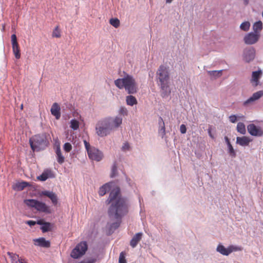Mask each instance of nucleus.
<instances>
[{
    "mask_svg": "<svg viewBox=\"0 0 263 263\" xmlns=\"http://www.w3.org/2000/svg\"><path fill=\"white\" fill-rule=\"evenodd\" d=\"M143 234L141 232L136 233L130 241V245L132 248H135L139 242L141 240Z\"/></svg>",
    "mask_w": 263,
    "mask_h": 263,
    "instance_id": "aec40b11",
    "label": "nucleus"
},
{
    "mask_svg": "<svg viewBox=\"0 0 263 263\" xmlns=\"http://www.w3.org/2000/svg\"><path fill=\"white\" fill-rule=\"evenodd\" d=\"M19 263H27L26 261H24V259H21Z\"/></svg>",
    "mask_w": 263,
    "mask_h": 263,
    "instance_id": "8fccbe9b",
    "label": "nucleus"
},
{
    "mask_svg": "<svg viewBox=\"0 0 263 263\" xmlns=\"http://www.w3.org/2000/svg\"><path fill=\"white\" fill-rule=\"evenodd\" d=\"M160 122H162V128H161V129L163 130V132L164 133H165V127H164V123L163 121V119L161 117H160ZM160 124V123H159Z\"/></svg>",
    "mask_w": 263,
    "mask_h": 263,
    "instance_id": "49530a36",
    "label": "nucleus"
},
{
    "mask_svg": "<svg viewBox=\"0 0 263 263\" xmlns=\"http://www.w3.org/2000/svg\"><path fill=\"white\" fill-rule=\"evenodd\" d=\"M237 131L241 134L245 135L246 133V127L244 123L238 122L237 125Z\"/></svg>",
    "mask_w": 263,
    "mask_h": 263,
    "instance_id": "c756f323",
    "label": "nucleus"
},
{
    "mask_svg": "<svg viewBox=\"0 0 263 263\" xmlns=\"http://www.w3.org/2000/svg\"><path fill=\"white\" fill-rule=\"evenodd\" d=\"M60 107L57 103H54L51 108V114L54 116L56 119L58 120L61 117Z\"/></svg>",
    "mask_w": 263,
    "mask_h": 263,
    "instance_id": "f3484780",
    "label": "nucleus"
},
{
    "mask_svg": "<svg viewBox=\"0 0 263 263\" xmlns=\"http://www.w3.org/2000/svg\"><path fill=\"white\" fill-rule=\"evenodd\" d=\"M107 118H109L111 120V130L118 127L122 124V119L120 117H116L115 119L111 117H108Z\"/></svg>",
    "mask_w": 263,
    "mask_h": 263,
    "instance_id": "b1692460",
    "label": "nucleus"
},
{
    "mask_svg": "<svg viewBox=\"0 0 263 263\" xmlns=\"http://www.w3.org/2000/svg\"><path fill=\"white\" fill-rule=\"evenodd\" d=\"M29 144L33 151L44 149L48 144L46 134L43 133L34 135L29 139Z\"/></svg>",
    "mask_w": 263,
    "mask_h": 263,
    "instance_id": "7ed1b4c3",
    "label": "nucleus"
},
{
    "mask_svg": "<svg viewBox=\"0 0 263 263\" xmlns=\"http://www.w3.org/2000/svg\"><path fill=\"white\" fill-rule=\"evenodd\" d=\"M113 183L112 182L107 183L100 187L99 194L101 196H104L107 192L109 191L111 188Z\"/></svg>",
    "mask_w": 263,
    "mask_h": 263,
    "instance_id": "412c9836",
    "label": "nucleus"
},
{
    "mask_svg": "<svg viewBox=\"0 0 263 263\" xmlns=\"http://www.w3.org/2000/svg\"><path fill=\"white\" fill-rule=\"evenodd\" d=\"M23 108V104H22L21 106V108L22 109Z\"/></svg>",
    "mask_w": 263,
    "mask_h": 263,
    "instance_id": "864d4df0",
    "label": "nucleus"
},
{
    "mask_svg": "<svg viewBox=\"0 0 263 263\" xmlns=\"http://www.w3.org/2000/svg\"><path fill=\"white\" fill-rule=\"evenodd\" d=\"M7 254L11 258V263H19L22 259L19 257L18 255L16 254L9 252H8Z\"/></svg>",
    "mask_w": 263,
    "mask_h": 263,
    "instance_id": "a878e982",
    "label": "nucleus"
},
{
    "mask_svg": "<svg viewBox=\"0 0 263 263\" xmlns=\"http://www.w3.org/2000/svg\"><path fill=\"white\" fill-rule=\"evenodd\" d=\"M88 155L90 159L96 161H100L103 157V153L94 147L88 151Z\"/></svg>",
    "mask_w": 263,
    "mask_h": 263,
    "instance_id": "9d476101",
    "label": "nucleus"
},
{
    "mask_svg": "<svg viewBox=\"0 0 263 263\" xmlns=\"http://www.w3.org/2000/svg\"><path fill=\"white\" fill-rule=\"evenodd\" d=\"M252 140L247 136L238 137L236 138V143L242 146H248Z\"/></svg>",
    "mask_w": 263,
    "mask_h": 263,
    "instance_id": "a211bd4d",
    "label": "nucleus"
},
{
    "mask_svg": "<svg viewBox=\"0 0 263 263\" xmlns=\"http://www.w3.org/2000/svg\"><path fill=\"white\" fill-rule=\"evenodd\" d=\"M54 175L52 171L50 169H46L42 173V174L37 177L39 180L44 181L49 178H54Z\"/></svg>",
    "mask_w": 263,
    "mask_h": 263,
    "instance_id": "2eb2a0df",
    "label": "nucleus"
},
{
    "mask_svg": "<svg viewBox=\"0 0 263 263\" xmlns=\"http://www.w3.org/2000/svg\"><path fill=\"white\" fill-rule=\"evenodd\" d=\"M261 74L262 71L261 70L253 72L251 80V82L253 86H257L259 84V79Z\"/></svg>",
    "mask_w": 263,
    "mask_h": 263,
    "instance_id": "dca6fc26",
    "label": "nucleus"
},
{
    "mask_svg": "<svg viewBox=\"0 0 263 263\" xmlns=\"http://www.w3.org/2000/svg\"><path fill=\"white\" fill-rule=\"evenodd\" d=\"M263 96V90H259L254 93L252 96L245 101L243 105L245 106H248L250 104H252L255 101L259 99L261 97Z\"/></svg>",
    "mask_w": 263,
    "mask_h": 263,
    "instance_id": "ddd939ff",
    "label": "nucleus"
},
{
    "mask_svg": "<svg viewBox=\"0 0 263 263\" xmlns=\"http://www.w3.org/2000/svg\"><path fill=\"white\" fill-rule=\"evenodd\" d=\"M260 35L259 33L257 34L254 32H250L245 36L243 41L247 45L254 44L259 40Z\"/></svg>",
    "mask_w": 263,
    "mask_h": 263,
    "instance_id": "1a4fd4ad",
    "label": "nucleus"
},
{
    "mask_svg": "<svg viewBox=\"0 0 263 263\" xmlns=\"http://www.w3.org/2000/svg\"><path fill=\"white\" fill-rule=\"evenodd\" d=\"M63 148L66 152L68 153L72 149V146L70 143L67 142L64 144Z\"/></svg>",
    "mask_w": 263,
    "mask_h": 263,
    "instance_id": "e433bc0d",
    "label": "nucleus"
},
{
    "mask_svg": "<svg viewBox=\"0 0 263 263\" xmlns=\"http://www.w3.org/2000/svg\"><path fill=\"white\" fill-rule=\"evenodd\" d=\"M51 224L49 222H45V223L43 224V226L41 227V230L43 232H46L51 231Z\"/></svg>",
    "mask_w": 263,
    "mask_h": 263,
    "instance_id": "2f4dec72",
    "label": "nucleus"
},
{
    "mask_svg": "<svg viewBox=\"0 0 263 263\" xmlns=\"http://www.w3.org/2000/svg\"><path fill=\"white\" fill-rule=\"evenodd\" d=\"M33 243L35 246L48 248L50 247V242L49 240H46L44 237H40L33 239Z\"/></svg>",
    "mask_w": 263,
    "mask_h": 263,
    "instance_id": "4468645a",
    "label": "nucleus"
},
{
    "mask_svg": "<svg viewBox=\"0 0 263 263\" xmlns=\"http://www.w3.org/2000/svg\"><path fill=\"white\" fill-rule=\"evenodd\" d=\"M119 263H127L125 259V253L124 252H121L120 254L119 258Z\"/></svg>",
    "mask_w": 263,
    "mask_h": 263,
    "instance_id": "c9c22d12",
    "label": "nucleus"
},
{
    "mask_svg": "<svg viewBox=\"0 0 263 263\" xmlns=\"http://www.w3.org/2000/svg\"><path fill=\"white\" fill-rule=\"evenodd\" d=\"M226 140L227 141V143H228V141H229V140L228 138L226 137Z\"/></svg>",
    "mask_w": 263,
    "mask_h": 263,
    "instance_id": "603ef678",
    "label": "nucleus"
},
{
    "mask_svg": "<svg viewBox=\"0 0 263 263\" xmlns=\"http://www.w3.org/2000/svg\"><path fill=\"white\" fill-rule=\"evenodd\" d=\"M180 131L181 134H185L186 132V126L184 124H181L180 127Z\"/></svg>",
    "mask_w": 263,
    "mask_h": 263,
    "instance_id": "79ce46f5",
    "label": "nucleus"
},
{
    "mask_svg": "<svg viewBox=\"0 0 263 263\" xmlns=\"http://www.w3.org/2000/svg\"><path fill=\"white\" fill-rule=\"evenodd\" d=\"M242 248L240 247L234 246H230L227 248H226L223 246L221 245H219L216 249L217 252H219L220 254L228 256L230 253L234 251H241Z\"/></svg>",
    "mask_w": 263,
    "mask_h": 263,
    "instance_id": "6e6552de",
    "label": "nucleus"
},
{
    "mask_svg": "<svg viewBox=\"0 0 263 263\" xmlns=\"http://www.w3.org/2000/svg\"><path fill=\"white\" fill-rule=\"evenodd\" d=\"M42 195L49 198L54 205L57 204L58 200V197L54 193L48 191H45L42 192Z\"/></svg>",
    "mask_w": 263,
    "mask_h": 263,
    "instance_id": "6ab92c4d",
    "label": "nucleus"
},
{
    "mask_svg": "<svg viewBox=\"0 0 263 263\" xmlns=\"http://www.w3.org/2000/svg\"><path fill=\"white\" fill-rule=\"evenodd\" d=\"M110 24L115 28L120 26V21L117 18H112L109 20Z\"/></svg>",
    "mask_w": 263,
    "mask_h": 263,
    "instance_id": "72a5a7b5",
    "label": "nucleus"
},
{
    "mask_svg": "<svg viewBox=\"0 0 263 263\" xmlns=\"http://www.w3.org/2000/svg\"><path fill=\"white\" fill-rule=\"evenodd\" d=\"M11 42L13 52L16 59H19L21 57L20 50L15 34L11 35Z\"/></svg>",
    "mask_w": 263,
    "mask_h": 263,
    "instance_id": "f8f14e48",
    "label": "nucleus"
},
{
    "mask_svg": "<svg viewBox=\"0 0 263 263\" xmlns=\"http://www.w3.org/2000/svg\"><path fill=\"white\" fill-rule=\"evenodd\" d=\"M255 51L253 48H250L245 52V59L247 62L252 60L255 57Z\"/></svg>",
    "mask_w": 263,
    "mask_h": 263,
    "instance_id": "5701e85b",
    "label": "nucleus"
},
{
    "mask_svg": "<svg viewBox=\"0 0 263 263\" xmlns=\"http://www.w3.org/2000/svg\"><path fill=\"white\" fill-rule=\"evenodd\" d=\"M157 77L160 83L161 89L167 91L168 90V82L170 78L168 68L163 65L160 66L157 72Z\"/></svg>",
    "mask_w": 263,
    "mask_h": 263,
    "instance_id": "39448f33",
    "label": "nucleus"
},
{
    "mask_svg": "<svg viewBox=\"0 0 263 263\" xmlns=\"http://www.w3.org/2000/svg\"><path fill=\"white\" fill-rule=\"evenodd\" d=\"M70 127L73 129V130H77L79 127V122L75 120L72 119L70 121Z\"/></svg>",
    "mask_w": 263,
    "mask_h": 263,
    "instance_id": "473e14b6",
    "label": "nucleus"
},
{
    "mask_svg": "<svg viewBox=\"0 0 263 263\" xmlns=\"http://www.w3.org/2000/svg\"><path fill=\"white\" fill-rule=\"evenodd\" d=\"M111 120L104 118L99 121L96 126V133L99 136L104 137L108 135L111 130Z\"/></svg>",
    "mask_w": 263,
    "mask_h": 263,
    "instance_id": "20e7f679",
    "label": "nucleus"
},
{
    "mask_svg": "<svg viewBox=\"0 0 263 263\" xmlns=\"http://www.w3.org/2000/svg\"><path fill=\"white\" fill-rule=\"evenodd\" d=\"M52 36L53 37L60 38L61 36V30L59 26H57L53 30Z\"/></svg>",
    "mask_w": 263,
    "mask_h": 263,
    "instance_id": "7c9ffc66",
    "label": "nucleus"
},
{
    "mask_svg": "<svg viewBox=\"0 0 263 263\" xmlns=\"http://www.w3.org/2000/svg\"><path fill=\"white\" fill-rule=\"evenodd\" d=\"M84 143L85 148L86 149L87 152V154H88V151L89 149H91V148H92L93 147H91L89 143L87 141H86V140L84 141Z\"/></svg>",
    "mask_w": 263,
    "mask_h": 263,
    "instance_id": "a19ab883",
    "label": "nucleus"
},
{
    "mask_svg": "<svg viewBox=\"0 0 263 263\" xmlns=\"http://www.w3.org/2000/svg\"><path fill=\"white\" fill-rule=\"evenodd\" d=\"M26 223L31 227L34 226L36 224V222L33 220H28L26 221Z\"/></svg>",
    "mask_w": 263,
    "mask_h": 263,
    "instance_id": "a18cd8bd",
    "label": "nucleus"
},
{
    "mask_svg": "<svg viewBox=\"0 0 263 263\" xmlns=\"http://www.w3.org/2000/svg\"><path fill=\"white\" fill-rule=\"evenodd\" d=\"M45 222H43V220H38L36 223L38 224H40V225H42L43 226V224L45 223Z\"/></svg>",
    "mask_w": 263,
    "mask_h": 263,
    "instance_id": "de8ad7c7",
    "label": "nucleus"
},
{
    "mask_svg": "<svg viewBox=\"0 0 263 263\" xmlns=\"http://www.w3.org/2000/svg\"><path fill=\"white\" fill-rule=\"evenodd\" d=\"M119 113L123 116H127V110L126 108L121 107L119 110Z\"/></svg>",
    "mask_w": 263,
    "mask_h": 263,
    "instance_id": "ea45409f",
    "label": "nucleus"
},
{
    "mask_svg": "<svg viewBox=\"0 0 263 263\" xmlns=\"http://www.w3.org/2000/svg\"><path fill=\"white\" fill-rule=\"evenodd\" d=\"M228 147H229V153L233 157H235L236 154L234 151V149H233V147L232 145L231 144L230 141H228Z\"/></svg>",
    "mask_w": 263,
    "mask_h": 263,
    "instance_id": "4c0bfd02",
    "label": "nucleus"
},
{
    "mask_svg": "<svg viewBox=\"0 0 263 263\" xmlns=\"http://www.w3.org/2000/svg\"><path fill=\"white\" fill-rule=\"evenodd\" d=\"M115 85L119 89L124 88L129 94L137 92V87L135 79L132 76L127 74L123 78L115 81Z\"/></svg>",
    "mask_w": 263,
    "mask_h": 263,
    "instance_id": "f03ea898",
    "label": "nucleus"
},
{
    "mask_svg": "<svg viewBox=\"0 0 263 263\" xmlns=\"http://www.w3.org/2000/svg\"><path fill=\"white\" fill-rule=\"evenodd\" d=\"M29 186V183L25 181H23L21 182H18L16 183L15 186L14 188L15 190L17 191H22L23 190L25 187Z\"/></svg>",
    "mask_w": 263,
    "mask_h": 263,
    "instance_id": "cd10ccee",
    "label": "nucleus"
},
{
    "mask_svg": "<svg viewBox=\"0 0 263 263\" xmlns=\"http://www.w3.org/2000/svg\"><path fill=\"white\" fill-rule=\"evenodd\" d=\"M209 132V134L211 138H213V136H212V133H211V130H209V132Z\"/></svg>",
    "mask_w": 263,
    "mask_h": 263,
    "instance_id": "09e8293b",
    "label": "nucleus"
},
{
    "mask_svg": "<svg viewBox=\"0 0 263 263\" xmlns=\"http://www.w3.org/2000/svg\"><path fill=\"white\" fill-rule=\"evenodd\" d=\"M56 157L58 162L60 164H63L65 161V157L61 152L60 144L57 145L55 149Z\"/></svg>",
    "mask_w": 263,
    "mask_h": 263,
    "instance_id": "4be33fe9",
    "label": "nucleus"
},
{
    "mask_svg": "<svg viewBox=\"0 0 263 263\" xmlns=\"http://www.w3.org/2000/svg\"><path fill=\"white\" fill-rule=\"evenodd\" d=\"M122 149L123 151H126L129 149V145L128 143H125L122 147Z\"/></svg>",
    "mask_w": 263,
    "mask_h": 263,
    "instance_id": "c03bdc74",
    "label": "nucleus"
},
{
    "mask_svg": "<svg viewBox=\"0 0 263 263\" xmlns=\"http://www.w3.org/2000/svg\"><path fill=\"white\" fill-rule=\"evenodd\" d=\"M229 120L232 123H235L237 121V117L235 115H231L229 117Z\"/></svg>",
    "mask_w": 263,
    "mask_h": 263,
    "instance_id": "37998d69",
    "label": "nucleus"
},
{
    "mask_svg": "<svg viewBox=\"0 0 263 263\" xmlns=\"http://www.w3.org/2000/svg\"><path fill=\"white\" fill-rule=\"evenodd\" d=\"M250 27V23L249 22H243L240 26V29L245 31H248Z\"/></svg>",
    "mask_w": 263,
    "mask_h": 263,
    "instance_id": "f704fd0d",
    "label": "nucleus"
},
{
    "mask_svg": "<svg viewBox=\"0 0 263 263\" xmlns=\"http://www.w3.org/2000/svg\"><path fill=\"white\" fill-rule=\"evenodd\" d=\"M167 3H171L173 0H165Z\"/></svg>",
    "mask_w": 263,
    "mask_h": 263,
    "instance_id": "3c124183",
    "label": "nucleus"
},
{
    "mask_svg": "<svg viewBox=\"0 0 263 263\" xmlns=\"http://www.w3.org/2000/svg\"><path fill=\"white\" fill-rule=\"evenodd\" d=\"M126 101L127 105L133 106L137 104V101L136 98L133 96H128L126 97Z\"/></svg>",
    "mask_w": 263,
    "mask_h": 263,
    "instance_id": "c85d7f7f",
    "label": "nucleus"
},
{
    "mask_svg": "<svg viewBox=\"0 0 263 263\" xmlns=\"http://www.w3.org/2000/svg\"><path fill=\"white\" fill-rule=\"evenodd\" d=\"M107 204H110L108 210L109 218L116 221L110 227L111 230L118 228L121 223V218L128 212V204L127 200L121 197L120 190L118 187L114 188L110 192L109 197L106 200Z\"/></svg>",
    "mask_w": 263,
    "mask_h": 263,
    "instance_id": "f257e3e1",
    "label": "nucleus"
},
{
    "mask_svg": "<svg viewBox=\"0 0 263 263\" xmlns=\"http://www.w3.org/2000/svg\"><path fill=\"white\" fill-rule=\"evenodd\" d=\"M24 203L28 206L34 208L40 212L50 213L49 207L45 203L35 199H26Z\"/></svg>",
    "mask_w": 263,
    "mask_h": 263,
    "instance_id": "423d86ee",
    "label": "nucleus"
},
{
    "mask_svg": "<svg viewBox=\"0 0 263 263\" xmlns=\"http://www.w3.org/2000/svg\"><path fill=\"white\" fill-rule=\"evenodd\" d=\"M222 71V70L208 71V73L212 78L216 79L221 76Z\"/></svg>",
    "mask_w": 263,
    "mask_h": 263,
    "instance_id": "bb28decb",
    "label": "nucleus"
},
{
    "mask_svg": "<svg viewBox=\"0 0 263 263\" xmlns=\"http://www.w3.org/2000/svg\"><path fill=\"white\" fill-rule=\"evenodd\" d=\"M117 171V167L116 164H114L112 166V170H111V173L110 175L111 177H114L116 176V173Z\"/></svg>",
    "mask_w": 263,
    "mask_h": 263,
    "instance_id": "58836bf2",
    "label": "nucleus"
},
{
    "mask_svg": "<svg viewBox=\"0 0 263 263\" xmlns=\"http://www.w3.org/2000/svg\"><path fill=\"white\" fill-rule=\"evenodd\" d=\"M262 29V23L261 21H258L255 22L253 26V29L254 33H259Z\"/></svg>",
    "mask_w": 263,
    "mask_h": 263,
    "instance_id": "393cba45",
    "label": "nucleus"
},
{
    "mask_svg": "<svg viewBox=\"0 0 263 263\" xmlns=\"http://www.w3.org/2000/svg\"><path fill=\"white\" fill-rule=\"evenodd\" d=\"M248 133L253 136L261 137L263 135V130L260 127L257 126L254 124L248 125Z\"/></svg>",
    "mask_w": 263,
    "mask_h": 263,
    "instance_id": "9b49d317",
    "label": "nucleus"
},
{
    "mask_svg": "<svg viewBox=\"0 0 263 263\" xmlns=\"http://www.w3.org/2000/svg\"><path fill=\"white\" fill-rule=\"evenodd\" d=\"M87 249V242L86 241H81L72 250L70 256L74 259L79 258L85 254Z\"/></svg>",
    "mask_w": 263,
    "mask_h": 263,
    "instance_id": "0eeeda50",
    "label": "nucleus"
}]
</instances>
